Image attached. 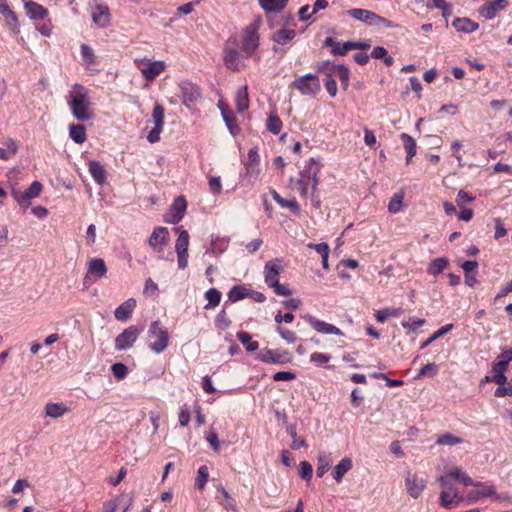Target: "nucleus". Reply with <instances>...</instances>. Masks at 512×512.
Here are the masks:
<instances>
[{"instance_id":"1","label":"nucleus","mask_w":512,"mask_h":512,"mask_svg":"<svg viewBox=\"0 0 512 512\" xmlns=\"http://www.w3.org/2000/svg\"><path fill=\"white\" fill-rule=\"evenodd\" d=\"M321 168L322 165L318 160L310 158L299 172V177L296 180L290 179V184L296 187L300 196L309 199L316 210L321 209L322 205L318 189Z\"/></svg>"},{"instance_id":"2","label":"nucleus","mask_w":512,"mask_h":512,"mask_svg":"<svg viewBox=\"0 0 512 512\" xmlns=\"http://www.w3.org/2000/svg\"><path fill=\"white\" fill-rule=\"evenodd\" d=\"M66 99L72 115L77 120L88 121L93 117V113L89 108V92L85 86L75 83Z\"/></svg>"},{"instance_id":"3","label":"nucleus","mask_w":512,"mask_h":512,"mask_svg":"<svg viewBox=\"0 0 512 512\" xmlns=\"http://www.w3.org/2000/svg\"><path fill=\"white\" fill-rule=\"evenodd\" d=\"M148 347L155 354H160L169 346V333L159 320L153 321L147 331Z\"/></svg>"},{"instance_id":"4","label":"nucleus","mask_w":512,"mask_h":512,"mask_svg":"<svg viewBox=\"0 0 512 512\" xmlns=\"http://www.w3.org/2000/svg\"><path fill=\"white\" fill-rule=\"evenodd\" d=\"M134 63L143 78L149 82L154 81L166 69V63L162 60L152 61L147 58H142L135 59Z\"/></svg>"},{"instance_id":"5","label":"nucleus","mask_w":512,"mask_h":512,"mask_svg":"<svg viewBox=\"0 0 512 512\" xmlns=\"http://www.w3.org/2000/svg\"><path fill=\"white\" fill-rule=\"evenodd\" d=\"M42 190V183L36 180L33 181L25 191L12 189L11 195L14 198V200L18 203V205L22 209L26 210L32 204V200L40 196Z\"/></svg>"},{"instance_id":"6","label":"nucleus","mask_w":512,"mask_h":512,"mask_svg":"<svg viewBox=\"0 0 512 512\" xmlns=\"http://www.w3.org/2000/svg\"><path fill=\"white\" fill-rule=\"evenodd\" d=\"M107 271L106 263L102 258H91L87 263V273L83 279L84 285L89 287L94 284L99 279L105 277Z\"/></svg>"},{"instance_id":"7","label":"nucleus","mask_w":512,"mask_h":512,"mask_svg":"<svg viewBox=\"0 0 512 512\" xmlns=\"http://www.w3.org/2000/svg\"><path fill=\"white\" fill-rule=\"evenodd\" d=\"M259 46L258 29L255 24L248 25L241 35L240 49L246 57L253 55Z\"/></svg>"},{"instance_id":"8","label":"nucleus","mask_w":512,"mask_h":512,"mask_svg":"<svg viewBox=\"0 0 512 512\" xmlns=\"http://www.w3.org/2000/svg\"><path fill=\"white\" fill-rule=\"evenodd\" d=\"M292 86L298 89L301 94L309 96L316 95L321 89L318 76L312 73L296 78L292 82Z\"/></svg>"},{"instance_id":"9","label":"nucleus","mask_w":512,"mask_h":512,"mask_svg":"<svg viewBox=\"0 0 512 512\" xmlns=\"http://www.w3.org/2000/svg\"><path fill=\"white\" fill-rule=\"evenodd\" d=\"M257 359L267 364H287L291 362V354L283 349L272 350L263 348L257 354Z\"/></svg>"},{"instance_id":"10","label":"nucleus","mask_w":512,"mask_h":512,"mask_svg":"<svg viewBox=\"0 0 512 512\" xmlns=\"http://www.w3.org/2000/svg\"><path fill=\"white\" fill-rule=\"evenodd\" d=\"M179 234L175 242V252L177 254V263L180 270H184L188 266V247L189 234L184 229H178Z\"/></svg>"},{"instance_id":"11","label":"nucleus","mask_w":512,"mask_h":512,"mask_svg":"<svg viewBox=\"0 0 512 512\" xmlns=\"http://www.w3.org/2000/svg\"><path fill=\"white\" fill-rule=\"evenodd\" d=\"M169 243V231L166 227H156L148 238V245L162 258L165 248Z\"/></svg>"},{"instance_id":"12","label":"nucleus","mask_w":512,"mask_h":512,"mask_svg":"<svg viewBox=\"0 0 512 512\" xmlns=\"http://www.w3.org/2000/svg\"><path fill=\"white\" fill-rule=\"evenodd\" d=\"M141 330L134 325H131L124 329L115 338V350L125 351L133 347L134 343L138 339Z\"/></svg>"},{"instance_id":"13","label":"nucleus","mask_w":512,"mask_h":512,"mask_svg":"<svg viewBox=\"0 0 512 512\" xmlns=\"http://www.w3.org/2000/svg\"><path fill=\"white\" fill-rule=\"evenodd\" d=\"M178 87V96L182 103L188 108L195 104L201 97L200 88L190 81H182L179 83Z\"/></svg>"},{"instance_id":"14","label":"nucleus","mask_w":512,"mask_h":512,"mask_svg":"<svg viewBox=\"0 0 512 512\" xmlns=\"http://www.w3.org/2000/svg\"><path fill=\"white\" fill-rule=\"evenodd\" d=\"M165 110L164 107L156 103L152 111V121L154 127L149 131L147 140L150 143H156L160 140V134L164 127Z\"/></svg>"},{"instance_id":"15","label":"nucleus","mask_w":512,"mask_h":512,"mask_svg":"<svg viewBox=\"0 0 512 512\" xmlns=\"http://www.w3.org/2000/svg\"><path fill=\"white\" fill-rule=\"evenodd\" d=\"M405 486L408 495L414 499H417L425 490L427 486V479L418 475L417 473H411L408 471L405 474Z\"/></svg>"},{"instance_id":"16","label":"nucleus","mask_w":512,"mask_h":512,"mask_svg":"<svg viewBox=\"0 0 512 512\" xmlns=\"http://www.w3.org/2000/svg\"><path fill=\"white\" fill-rule=\"evenodd\" d=\"M90 14L93 23L98 28H107L111 24V13L106 4L95 3L90 6Z\"/></svg>"},{"instance_id":"17","label":"nucleus","mask_w":512,"mask_h":512,"mask_svg":"<svg viewBox=\"0 0 512 512\" xmlns=\"http://www.w3.org/2000/svg\"><path fill=\"white\" fill-rule=\"evenodd\" d=\"M236 41L229 40L224 48V64L225 66L233 71H239L242 67V56L240 52L235 48Z\"/></svg>"},{"instance_id":"18","label":"nucleus","mask_w":512,"mask_h":512,"mask_svg":"<svg viewBox=\"0 0 512 512\" xmlns=\"http://www.w3.org/2000/svg\"><path fill=\"white\" fill-rule=\"evenodd\" d=\"M283 269V261L280 258H274L266 262L264 266V280L270 288L279 282V275Z\"/></svg>"},{"instance_id":"19","label":"nucleus","mask_w":512,"mask_h":512,"mask_svg":"<svg viewBox=\"0 0 512 512\" xmlns=\"http://www.w3.org/2000/svg\"><path fill=\"white\" fill-rule=\"evenodd\" d=\"M187 202L183 196H178L173 201L168 213L164 216V221L169 224L179 223L186 212Z\"/></svg>"},{"instance_id":"20","label":"nucleus","mask_w":512,"mask_h":512,"mask_svg":"<svg viewBox=\"0 0 512 512\" xmlns=\"http://www.w3.org/2000/svg\"><path fill=\"white\" fill-rule=\"evenodd\" d=\"M302 318L308 324H310L318 333L326 334V335L343 336V332L333 324L319 320L310 314L302 315Z\"/></svg>"},{"instance_id":"21","label":"nucleus","mask_w":512,"mask_h":512,"mask_svg":"<svg viewBox=\"0 0 512 512\" xmlns=\"http://www.w3.org/2000/svg\"><path fill=\"white\" fill-rule=\"evenodd\" d=\"M507 0H489L479 8L482 17L490 20L493 19L500 11L507 7Z\"/></svg>"},{"instance_id":"22","label":"nucleus","mask_w":512,"mask_h":512,"mask_svg":"<svg viewBox=\"0 0 512 512\" xmlns=\"http://www.w3.org/2000/svg\"><path fill=\"white\" fill-rule=\"evenodd\" d=\"M0 13L5 18L11 31L14 34H18L20 32V25L18 22V18L16 16L15 12L10 9V7L7 3V0H0Z\"/></svg>"},{"instance_id":"23","label":"nucleus","mask_w":512,"mask_h":512,"mask_svg":"<svg viewBox=\"0 0 512 512\" xmlns=\"http://www.w3.org/2000/svg\"><path fill=\"white\" fill-rule=\"evenodd\" d=\"M24 9L27 16L32 20H42L48 15V10L32 0L24 1Z\"/></svg>"},{"instance_id":"24","label":"nucleus","mask_w":512,"mask_h":512,"mask_svg":"<svg viewBox=\"0 0 512 512\" xmlns=\"http://www.w3.org/2000/svg\"><path fill=\"white\" fill-rule=\"evenodd\" d=\"M135 308L136 300L134 298H129L115 309L114 316L118 321L125 322L131 318Z\"/></svg>"},{"instance_id":"25","label":"nucleus","mask_w":512,"mask_h":512,"mask_svg":"<svg viewBox=\"0 0 512 512\" xmlns=\"http://www.w3.org/2000/svg\"><path fill=\"white\" fill-rule=\"evenodd\" d=\"M347 14L355 20L370 26H374V22L377 19V14L375 12L362 8L350 9L347 11Z\"/></svg>"},{"instance_id":"26","label":"nucleus","mask_w":512,"mask_h":512,"mask_svg":"<svg viewBox=\"0 0 512 512\" xmlns=\"http://www.w3.org/2000/svg\"><path fill=\"white\" fill-rule=\"evenodd\" d=\"M442 489L439 495V504L445 509H454L464 500L462 494H453Z\"/></svg>"},{"instance_id":"27","label":"nucleus","mask_w":512,"mask_h":512,"mask_svg":"<svg viewBox=\"0 0 512 512\" xmlns=\"http://www.w3.org/2000/svg\"><path fill=\"white\" fill-rule=\"evenodd\" d=\"M271 195L274 201L282 208H288L294 215L300 214V205L295 198L285 199L275 190L271 191Z\"/></svg>"},{"instance_id":"28","label":"nucleus","mask_w":512,"mask_h":512,"mask_svg":"<svg viewBox=\"0 0 512 512\" xmlns=\"http://www.w3.org/2000/svg\"><path fill=\"white\" fill-rule=\"evenodd\" d=\"M353 467V462L350 457H344L341 461L334 467L332 476L333 479L340 483L344 477V475L350 471Z\"/></svg>"},{"instance_id":"29","label":"nucleus","mask_w":512,"mask_h":512,"mask_svg":"<svg viewBox=\"0 0 512 512\" xmlns=\"http://www.w3.org/2000/svg\"><path fill=\"white\" fill-rule=\"evenodd\" d=\"M332 462L333 458L330 452L322 451L318 454L316 474L319 478L323 477L330 469Z\"/></svg>"},{"instance_id":"30","label":"nucleus","mask_w":512,"mask_h":512,"mask_svg":"<svg viewBox=\"0 0 512 512\" xmlns=\"http://www.w3.org/2000/svg\"><path fill=\"white\" fill-rule=\"evenodd\" d=\"M249 95L247 86L239 87L235 93V106L239 113H243L249 108Z\"/></svg>"},{"instance_id":"31","label":"nucleus","mask_w":512,"mask_h":512,"mask_svg":"<svg viewBox=\"0 0 512 512\" xmlns=\"http://www.w3.org/2000/svg\"><path fill=\"white\" fill-rule=\"evenodd\" d=\"M69 412V408L63 403L49 402L45 406V415L50 418H60Z\"/></svg>"},{"instance_id":"32","label":"nucleus","mask_w":512,"mask_h":512,"mask_svg":"<svg viewBox=\"0 0 512 512\" xmlns=\"http://www.w3.org/2000/svg\"><path fill=\"white\" fill-rule=\"evenodd\" d=\"M449 478L452 480H458L463 483L465 486H480L481 482H475L471 477H469L463 470L460 468H453L447 474Z\"/></svg>"},{"instance_id":"33","label":"nucleus","mask_w":512,"mask_h":512,"mask_svg":"<svg viewBox=\"0 0 512 512\" xmlns=\"http://www.w3.org/2000/svg\"><path fill=\"white\" fill-rule=\"evenodd\" d=\"M260 7L268 13H276L282 11L288 0H258Z\"/></svg>"},{"instance_id":"34","label":"nucleus","mask_w":512,"mask_h":512,"mask_svg":"<svg viewBox=\"0 0 512 512\" xmlns=\"http://www.w3.org/2000/svg\"><path fill=\"white\" fill-rule=\"evenodd\" d=\"M296 36L294 29H281L273 33L271 39L278 45H286L291 42Z\"/></svg>"},{"instance_id":"35","label":"nucleus","mask_w":512,"mask_h":512,"mask_svg":"<svg viewBox=\"0 0 512 512\" xmlns=\"http://www.w3.org/2000/svg\"><path fill=\"white\" fill-rule=\"evenodd\" d=\"M452 25L457 31L464 33H471L478 29V24L469 18H456Z\"/></svg>"},{"instance_id":"36","label":"nucleus","mask_w":512,"mask_h":512,"mask_svg":"<svg viewBox=\"0 0 512 512\" xmlns=\"http://www.w3.org/2000/svg\"><path fill=\"white\" fill-rule=\"evenodd\" d=\"M89 173L94 181L102 185L106 181V172L104 167L97 161L89 162Z\"/></svg>"},{"instance_id":"37","label":"nucleus","mask_w":512,"mask_h":512,"mask_svg":"<svg viewBox=\"0 0 512 512\" xmlns=\"http://www.w3.org/2000/svg\"><path fill=\"white\" fill-rule=\"evenodd\" d=\"M69 135L70 138L77 144H82L87 139L86 129L83 125L80 124H70Z\"/></svg>"},{"instance_id":"38","label":"nucleus","mask_w":512,"mask_h":512,"mask_svg":"<svg viewBox=\"0 0 512 512\" xmlns=\"http://www.w3.org/2000/svg\"><path fill=\"white\" fill-rule=\"evenodd\" d=\"M250 295V290L243 285H235L228 292V300L232 303L241 301Z\"/></svg>"},{"instance_id":"39","label":"nucleus","mask_w":512,"mask_h":512,"mask_svg":"<svg viewBox=\"0 0 512 512\" xmlns=\"http://www.w3.org/2000/svg\"><path fill=\"white\" fill-rule=\"evenodd\" d=\"M507 368L508 367L503 365L501 362L495 361L492 366L493 376L491 377V381L498 385H504L507 381V377L505 376Z\"/></svg>"},{"instance_id":"40","label":"nucleus","mask_w":512,"mask_h":512,"mask_svg":"<svg viewBox=\"0 0 512 512\" xmlns=\"http://www.w3.org/2000/svg\"><path fill=\"white\" fill-rule=\"evenodd\" d=\"M400 138H401L403 146L407 152L406 162L410 163V161L416 154V147H417L416 141L414 140V138L412 136H410L407 133H402L400 135Z\"/></svg>"},{"instance_id":"41","label":"nucleus","mask_w":512,"mask_h":512,"mask_svg":"<svg viewBox=\"0 0 512 512\" xmlns=\"http://www.w3.org/2000/svg\"><path fill=\"white\" fill-rule=\"evenodd\" d=\"M324 45L327 47H331V53L333 55H345L349 51L348 41L344 43H339L335 41L332 37H327L324 40Z\"/></svg>"},{"instance_id":"42","label":"nucleus","mask_w":512,"mask_h":512,"mask_svg":"<svg viewBox=\"0 0 512 512\" xmlns=\"http://www.w3.org/2000/svg\"><path fill=\"white\" fill-rule=\"evenodd\" d=\"M80 53L82 57V64L86 68L89 69L96 64L94 50L90 46H88L87 44H82L80 47Z\"/></svg>"},{"instance_id":"43","label":"nucleus","mask_w":512,"mask_h":512,"mask_svg":"<svg viewBox=\"0 0 512 512\" xmlns=\"http://www.w3.org/2000/svg\"><path fill=\"white\" fill-rule=\"evenodd\" d=\"M449 261L446 257H439L431 261L427 268V272L430 275H439L441 274L445 268L448 266Z\"/></svg>"},{"instance_id":"44","label":"nucleus","mask_w":512,"mask_h":512,"mask_svg":"<svg viewBox=\"0 0 512 512\" xmlns=\"http://www.w3.org/2000/svg\"><path fill=\"white\" fill-rule=\"evenodd\" d=\"M222 118L232 136H237L240 134V127L233 111L223 112Z\"/></svg>"},{"instance_id":"45","label":"nucleus","mask_w":512,"mask_h":512,"mask_svg":"<svg viewBox=\"0 0 512 512\" xmlns=\"http://www.w3.org/2000/svg\"><path fill=\"white\" fill-rule=\"evenodd\" d=\"M205 299L207 300V304L205 305V309H213L219 305L221 301V292L216 288H210L205 292Z\"/></svg>"},{"instance_id":"46","label":"nucleus","mask_w":512,"mask_h":512,"mask_svg":"<svg viewBox=\"0 0 512 512\" xmlns=\"http://www.w3.org/2000/svg\"><path fill=\"white\" fill-rule=\"evenodd\" d=\"M237 338L248 352H254L259 348V343L253 341L252 336L248 332H238Z\"/></svg>"},{"instance_id":"47","label":"nucleus","mask_w":512,"mask_h":512,"mask_svg":"<svg viewBox=\"0 0 512 512\" xmlns=\"http://www.w3.org/2000/svg\"><path fill=\"white\" fill-rule=\"evenodd\" d=\"M461 443H463V439L461 437H457L448 432L439 435L436 439L437 445L453 446Z\"/></svg>"},{"instance_id":"48","label":"nucleus","mask_w":512,"mask_h":512,"mask_svg":"<svg viewBox=\"0 0 512 512\" xmlns=\"http://www.w3.org/2000/svg\"><path fill=\"white\" fill-rule=\"evenodd\" d=\"M453 329V324H446L435 331L426 341L421 344V349H424L438 338L444 336Z\"/></svg>"},{"instance_id":"49","label":"nucleus","mask_w":512,"mask_h":512,"mask_svg":"<svg viewBox=\"0 0 512 512\" xmlns=\"http://www.w3.org/2000/svg\"><path fill=\"white\" fill-rule=\"evenodd\" d=\"M402 313V309L400 308H394L389 309L385 308L382 310H378L375 313V318L378 322L384 323L389 317H396Z\"/></svg>"},{"instance_id":"50","label":"nucleus","mask_w":512,"mask_h":512,"mask_svg":"<svg viewBox=\"0 0 512 512\" xmlns=\"http://www.w3.org/2000/svg\"><path fill=\"white\" fill-rule=\"evenodd\" d=\"M267 130L274 135L281 132L283 124L281 119L276 114H270L267 119Z\"/></svg>"},{"instance_id":"51","label":"nucleus","mask_w":512,"mask_h":512,"mask_svg":"<svg viewBox=\"0 0 512 512\" xmlns=\"http://www.w3.org/2000/svg\"><path fill=\"white\" fill-rule=\"evenodd\" d=\"M334 74L339 78L341 84L346 89L349 86V69L345 65L333 66Z\"/></svg>"},{"instance_id":"52","label":"nucleus","mask_w":512,"mask_h":512,"mask_svg":"<svg viewBox=\"0 0 512 512\" xmlns=\"http://www.w3.org/2000/svg\"><path fill=\"white\" fill-rule=\"evenodd\" d=\"M288 434L292 438L291 448L293 450H298L300 448H304L307 446V442L304 438L298 437L295 426L288 427Z\"/></svg>"},{"instance_id":"53","label":"nucleus","mask_w":512,"mask_h":512,"mask_svg":"<svg viewBox=\"0 0 512 512\" xmlns=\"http://www.w3.org/2000/svg\"><path fill=\"white\" fill-rule=\"evenodd\" d=\"M478 487L479 489L475 491L476 496H480L481 498L489 497L494 499H500L494 486H486L483 483H481V485Z\"/></svg>"},{"instance_id":"54","label":"nucleus","mask_w":512,"mask_h":512,"mask_svg":"<svg viewBox=\"0 0 512 512\" xmlns=\"http://www.w3.org/2000/svg\"><path fill=\"white\" fill-rule=\"evenodd\" d=\"M208 477H209L208 467L205 465L200 466L197 471V477H196V482H195L196 488L199 490H203L208 481Z\"/></svg>"},{"instance_id":"55","label":"nucleus","mask_w":512,"mask_h":512,"mask_svg":"<svg viewBox=\"0 0 512 512\" xmlns=\"http://www.w3.org/2000/svg\"><path fill=\"white\" fill-rule=\"evenodd\" d=\"M404 195L403 193H396L392 196L388 203V211L391 213H398L402 209Z\"/></svg>"},{"instance_id":"56","label":"nucleus","mask_w":512,"mask_h":512,"mask_svg":"<svg viewBox=\"0 0 512 512\" xmlns=\"http://www.w3.org/2000/svg\"><path fill=\"white\" fill-rule=\"evenodd\" d=\"M231 325V320L229 319L225 310H221L216 318H215V326L217 329L224 331Z\"/></svg>"},{"instance_id":"57","label":"nucleus","mask_w":512,"mask_h":512,"mask_svg":"<svg viewBox=\"0 0 512 512\" xmlns=\"http://www.w3.org/2000/svg\"><path fill=\"white\" fill-rule=\"evenodd\" d=\"M438 483L440 484L441 488L447 492L451 491L450 493L453 494H461L457 487H455L449 476L447 475H441L437 478Z\"/></svg>"},{"instance_id":"58","label":"nucleus","mask_w":512,"mask_h":512,"mask_svg":"<svg viewBox=\"0 0 512 512\" xmlns=\"http://www.w3.org/2000/svg\"><path fill=\"white\" fill-rule=\"evenodd\" d=\"M425 319L412 317L407 321H402L401 325L408 331H416L418 328L425 324Z\"/></svg>"},{"instance_id":"59","label":"nucleus","mask_w":512,"mask_h":512,"mask_svg":"<svg viewBox=\"0 0 512 512\" xmlns=\"http://www.w3.org/2000/svg\"><path fill=\"white\" fill-rule=\"evenodd\" d=\"M331 359V356L322 352H314L310 355V362L315 364L316 366H324Z\"/></svg>"},{"instance_id":"60","label":"nucleus","mask_w":512,"mask_h":512,"mask_svg":"<svg viewBox=\"0 0 512 512\" xmlns=\"http://www.w3.org/2000/svg\"><path fill=\"white\" fill-rule=\"evenodd\" d=\"M228 247V241L219 237L212 238L211 240V252L223 253Z\"/></svg>"},{"instance_id":"61","label":"nucleus","mask_w":512,"mask_h":512,"mask_svg":"<svg viewBox=\"0 0 512 512\" xmlns=\"http://www.w3.org/2000/svg\"><path fill=\"white\" fill-rule=\"evenodd\" d=\"M276 331L280 335V337L289 344H292L297 340L296 334L293 331L288 330L282 327L281 325H278L276 327Z\"/></svg>"},{"instance_id":"62","label":"nucleus","mask_w":512,"mask_h":512,"mask_svg":"<svg viewBox=\"0 0 512 512\" xmlns=\"http://www.w3.org/2000/svg\"><path fill=\"white\" fill-rule=\"evenodd\" d=\"M111 371L114 377L118 380L124 379L128 374V368L123 363H115L111 366Z\"/></svg>"},{"instance_id":"63","label":"nucleus","mask_w":512,"mask_h":512,"mask_svg":"<svg viewBox=\"0 0 512 512\" xmlns=\"http://www.w3.org/2000/svg\"><path fill=\"white\" fill-rule=\"evenodd\" d=\"M299 474L301 478L305 480H309L312 477L313 474V467L312 465L307 461H302L299 464Z\"/></svg>"},{"instance_id":"64","label":"nucleus","mask_w":512,"mask_h":512,"mask_svg":"<svg viewBox=\"0 0 512 512\" xmlns=\"http://www.w3.org/2000/svg\"><path fill=\"white\" fill-rule=\"evenodd\" d=\"M437 372H438V365H436L435 363H428L420 369V371L418 373V377H424L427 375L433 376Z\"/></svg>"}]
</instances>
